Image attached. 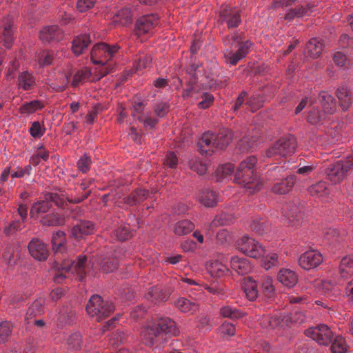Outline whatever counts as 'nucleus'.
<instances>
[{
  "label": "nucleus",
  "instance_id": "5fc2aeb1",
  "mask_svg": "<svg viewBox=\"0 0 353 353\" xmlns=\"http://www.w3.org/2000/svg\"><path fill=\"white\" fill-rule=\"evenodd\" d=\"M220 314L225 318L231 319H239L243 316V314L235 307L230 305H224L220 309Z\"/></svg>",
  "mask_w": 353,
  "mask_h": 353
},
{
  "label": "nucleus",
  "instance_id": "ddd939ff",
  "mask_svg": "<svg viewBox=\"0 0 353 353\" xmlns=\"http://www.w3.org/2000/svg\"><path fill=\"white\" fill-rule=\"evenodd\" d=\"M263 102L262 98L259 96L253 95L252 97L248 98V94L245 91H242L237 99H236L234 104L232 107V110L234 112H236L239 110L241 109L243 104L245 103L247 106L250 108L252 112L256 111V109L260 107L261 103Z\"/></svg>",
  "mask_w": 353,
  "mask_h": 353
},
{
  "label": "nucleus",
  "instance_id": "0e129e2a",
  "mask_svg": "<svg viewBox=\"0 0 353 353\" xmlns=\"http://www.w3.org/2000/svg\"><path fill=\"white\" fill-rule=\"evenodd\" d=\"M347 347L344 339L337 336L331 346L332 353H345Z\"/></svg>",
  "mask_w": 353,
  "mask_h": 353
},
{
  "label": "nucleus",
  "instance_id": "a19ab883",
  "mask_svg": "<svg viewBox=\"0 0 353 353\" xmlns=\"http://www.w3.org/2000/svg\"><path fill=\"white\" fill-rule=\"evenodd\" d=\"M207 270L212 277H221L228 272L229 269L222 263L215 261L208 265Z\"/></svg>",
  "mask_w": 353,
  "mask_h": 353
},
{
  "label": "nucleus",
  "instance_id": "58836bf2",
  "mask_svg": "<svg viewBox=\"0 0 353 353\" xmlns=\"http://www.w3.org/2000/svg\"><path fill=\"white\" fill-rule=\"evenodd\" d=\"M201 287H203L208 292L220 299H224L226 296L225 288L223 284L219 281H214L209 284L202 283Z\"/></svg>",
  "mask_w": 353,
  "mask_h": 353
},
{
  "label": "nucleus",
  "instance_id": "052dcab7",
  "mask_svg": "<svg viewBox=\"0 0 353 353\" xmlns=\"http://www.w3.org/2000/svg\"><path fill=\"white\" fill-rule=\"evenodd\" d=\"M327 113L323 111L321 112L318 109H312L308 113L307 121L313 125H316L325 119Z\"/></svg>",
  "mask_w": 353,
  "mask_h": 353
},
{
  "label": "nucleus",
  "instance_id": "680f3d73",
  "mask_svg": "<svg viewBox=\"0 0 353 353\" xmlns=\"http://www.w3.org/2000/svg\"><path fill=\"white\" fill-rule=\"evenodd\" d=\"M244 33L242 32H234L231 37H225L223 40V43L225 46H228L229 48L236 44L235 46H237L241 43H243L244 41Z\"/></svg>",
  "mask_w": 353,
  "mask_h": 353
},
{
  "label": "nucleus",
  "instance_id": "cd10ccee",
  "mask_svg": "<svg viewBox=\"0 0 353 353\" xmlns=\"http://www.w3.org/2000/svg\"><path fill=\"white\" fill-rule=\"evenodd\" d=\"M148 196V190L143 188H138L132 191L128 196L124 197L123 202L125 204L130 206L136 205L145 200Z\"/></svg>",
  "mask_w": 353,
  "mask_h": 353
},
{
  "label": "nucleus",
  "instance_id": "de8ad7c7",
  "mask_svg": "<svg viewBox=\"0 0 353 353\" xmlns=\"http://www.w3.org/2000/svg\"><path fill=\"white\" fill-rule=\"evenodd\" d=\"M258 141V137L255 136H245L242 138L238 143L237 148L242 152H245L250 150L254 149L256 146V142Z\"/></svg>",
  "mask_w": 353,
  "mask_h": 353
},
{
  "label": "nucleus",
  "instance_id": "6e6552de",
  "mask_svg": "<svg viewBox=\"0 0 353 353\" xmlns=\"http://www.w3.org/2000/svg\"><path fill=\"white\" fill-rule=\"evenodd\" d=\"M353 165V157L345 161H339L326 170L327 179L333 183L342 181L346 173Z\"/></svg>",
  "mask_w": 353,
  "mask_h": 353
},
{
  "label": "nucleus",
  "instance_id": "aec40b11",
  "mask_svg": "<svg viewBox=\"0 0 353 353\" xmlns=\"http://www.w3.org/2000/svg\"><path fill=\"white\" fill-rule=\"evenodd\" d=\"M277 279L285 287L292 288L298 282V275L294 270L282 268L278 273Z\"/></svg>",
  "mask_w": 353,
  "mask_h": 353
},
{
  "label": "nucleus",
  "instance_id": "9d476101",
  "mask_svg": "<svg viewBox=\"0 0 353 353\" xmlns=\"http://www.w3.org/2000/svg\"><path fill=\"white\" fill-rule=\"evenodd\" d=\"M239 250L250 257L258 258L265 254V250L258 242L248 236H243L237 243Z\"/></svg>",
  "mask_w": 353,
  "mask_h": 353
},
{
  "label": "nucleus",
  "instance_id": "774afa93",
  "mask_svg": "<svg viewBox=\"0 0 353 353\" xmlns=\"http://www.w3.org/2000/svg\"><path fill=\"white\" fill-rule=\"evenodd\" d=\"M250 228L252 230L261 234L266 228V222L263 219L254 217L250 223Z\"/></svg>",
  "mask_w": 353,
  "mask_h": 353
},
{
  "label": "nucleus",
  "instance_id": "69168bd1",
  "mask_svg": "<svg viewBox=\"0 0 353 353\" xmlns=\"http://www.w3.org/2000/svg\"><path fill=\"white\" fill-rule=\"evenodd\" d=\"M126 334L123 331L118 330L112 334L110 339V345L113 347H117L126 341Z\"/></svg>",
  "mask_w": 353,
  "mask_h": 353
},
{
  "label": "nucleus",
  "instance_id": "39448f33",
  "mask_svg": "<svg viewBox=\"0 0 353 353\" xmlns=\"http://www.w3.org/2000/svg\"><path fill=\"white\" fill-rule=\"evenodd\" d=\"M85 310L90 317L101 321L113 312L114 306L111 302L103 300L101 296L94 294L90 298Z\"/></svg>",
  "mask_w": 353,
  "mask_h": 353
},
{
  "label": "nucleus",
  "instance_id": "f03ea898",
  "mask_svg": "<svg viewBox=\"0 0 353 353\" xmlns=\"http://www.w3.org/2000/svg\"><path fill=\"white\" fill-rule=\"evenodd\" d=\"M256 162V157H248L240 163L234 177V181L243 185L249 194L260 190L262 187V183L254 174V166Z\"/></svg>",
  "mask_w": 353,
  "mask_h": 353
},
{
  "label": "nucleus",
  "instance_id": "ea45409f",
  "mask_svg": "<svg viewBox=\"0 0 353 353\" xmlns=\"http://www.w3.org/2000/svg\"><path fill=\"white\" fill-rule=\"evenodd\" d=\"M286 216L288 217L289 224L291 226L296 228L301 224L303 213L298 207L290 206Z\"/></svg>",
  "mask_w": 353,
  "mask_h": 353
},
{
  "label": "nucleus",
  "instance_id": "338daca9",
  "mask_svg": "<svg viewBox=\"0 0 353 353\" xmlns=\"http://www.w3.org/2000/svg\"><path fill=\"white\" fill-rule=\"evenodd\" d=\"M132 236L128 226H121L113 232V237L118 241H125Z\"/></svg>",
  "mask_w": 353,
  "mask_h": 353
},
{
  "label": "nucleus",
  "instance_id": "c9c22d12",
  "mask_svg": "<svg viewBox=\"0 0 353 353\" xmlns=\"http://www.w3.org/2000/svg\"><path fill=\"white\" fill-rule=\"evenodd\" d=\"M52 249L56 254L63 253L66 250L65 248V234L63 231H57L52 237Z\"/></svg>",
  "mask_w": 353,
  "mask_h": 353
},
{
  "label": "nucleus",
  "instance_id": "6ab92c4d",
  "mask_svg": "<svg viewBox=\"0 0 353 353\" xmlns=\"http://www.w3.org/2000/svg\"><path fill=\"white\" fill-rule=\"evenodd\" d=\"M199 201L207 208H213L219 201V194L208 188L202 190L198 195Z\"/></svg>",
  "mask_w": 353,
  "mask_h": 353
},
{
  "label": "nucleus",
  "instance_id": "a211bd4d",
  "mask_svg": "<svg viewBox=\"0 0 353 353\" xmlns=\"http://www.w3.org/2000/svg\"><path fill=\"white\" fill-rule=\"evenodd\" d=\"M172 305L181 312L193 314L199 310V303L185 297L172 300Z\"/></svg>",
  "mask_w": 353,
  "mask_h": 353
},
{
  "label": "nucleus",
  "instance_id": "bb28decb",
  "mask_svg": "<svg viewBox=\"0 0 353 353\" xmlns=\"http://www.w3.org/2000/svg\"><path fill=\"white\" fill-rule=\"evenodd\" d=\"M36 86V78L28 71L21 72L17 79L18 89L23 91L32 90Z\"/></svg>",
  "mask_w": 353,
  "mask_h": 353
},
{
  "label": "nucleus",
  "instance_id": "79ce46f5",
  "mask_svg": "<svg viewBox=\"0 0 353 353\" xmlns=\"http://www.w3.org/2000/svg\"><path fill=\"white\" fill-rule=\"evenodd\" d=\"M308 193L312 196L324 197L329 194L327 185L325 181H319L310 186L307 189Z\"/></svg>",
  "mask_w": 353,
  "mask_h": 353
},
{
  "label": "nucleus",
  "instance_id": "4d7b16f0",
  "mask_svg": "<svg viewBox=\"0 0 353 353\" xmlns=\"http://www.w3.org/2000/svg\"><path fill=\"white\" fill-rule=\"evenodd\" d=\"M308 10L303 6H298L294 8H291L288 10L285 15V19L291 21L295 17H302L307 14Z\"/></svg>",
  "mask_w": 353,
  "mask_h": 353
},
{
  "label": "nucleus",
  "instance_id": "864d4df0",
  "mask_svg": "<svg viewBox=\"0 0 353 353\" xmlns=\"http://www.w3.org/2000/svg\"><path fill=\"white\" fill-rule=\"evenodd\" d=\"M2 37L3 45L6 48H10L12 46L13 41V29L12 25L10 22L4 24Z\"/></svg>",
  "mask_w": 353,
  "mask_h": 353
},
{
  "label": "nucleus",
  "instance_id": "9b49d317",
  "mask_svg": "<svg viewBox=\"0 0 353 353\" xmlns=\"http://www.w3.org/2000/svg\"><path fill=\"white\" fill-rule=\"evenodd\" d=\"M252 45V43L250 41L246 40L235 46V47L238 48L236 52H234L231 47L226 49L224 52V58L226 63L232 65H236L239 61L245 58L249 53Z\"/></svg>",
  "mask_w": 353,
  "mask_h": 353
},
{
  "label": "nucleus",
  "instance_id": "a878e982",
  "mask_svg": "<svg viewBox=\"0 0 353 353\" xmlns=\"http://www.w3.org/2000/svg\"><path fill=\"white\" fill-rule=\"evenodd\" d=\"M323 43L317 38H312L307 41L304 50V54L312 59H316L320 57L323 50Z\"/></svg>",
  "mask_w": 353,
  "mask_h": 353
},
{
  "label": "nucleus",
  "instance_id": "2eb2a0df",
  "mask_svg": "<svg viewBox=\"0 0 353 353\" xmlns=\"http://www.w3.org/2000/svg\"><path fill=\"white\" fill-rule=\"evenodd\" d=\"M172 293V289L171 288L154 286L148 290V292L145 294V298L156 304L160 301H166Z\"/></svg>",
  "mask_w": 353,
  "mask_h": 353
},
{
  "label": "nucleus",
  "instance_id": "412c9836",
  "mask_svg": "<svg viewBox=\"0 0 353 353\" xmlns=\"http://www.w3.org/2000/svg\"><path fill=\"white\" fill-rule=\"evenodd\" d=\"M296 179L295 174L287 176L285 180L275 183L272 188V192L276 194H285L290 192L294 185Z\"/></svg>",
  "mask_w": 353,
  "mask_h": 353
},
{
  "label": "nucleus",
  "instance_id": "393cba45",
  "mask_svg": "<svg viewBox=\"0 0 353 353\" xmlns=\"http://www.w3.org/2000/svg\"><path fill=\"white\" fill-rule=\"evenodd\" d=\"M220 17L229 28L237 27L241 20L239 11L232 9H223L220 12Z\"/></svg>",
  "mask_w": 353,
  "mask_h": 353
},
{
  "label": "nucleus",
  "instance_id": "423d86ee",
  "mask_svg": "<svg viewBox=\"0 0 353 353\" xmlns=\"http://www.w3.org/2000/svg\"><path fill=\"white\" fill-rule=\"evenodd\" d=\"M296 138L292 135L283 137L275 142L266 150V157L273 158L276 157H285L293 154L296 148Z\"/></svg>",
  "mask_w": 353,
  "mask_h": 353
},
{
  "label": "nucleus",
  "instance_id": "6e6d98bb",
  "mask_svg": "<svg viewBox=\"0 0 353 353\" xmlns=\"http://www.w3.org/2000/svg\"><path fill=\"white\" fill-rule=\"evenodd\" d=\"M12 330V325L9 321L0 323V344L8 341Z\"/></svg>",
  "mask_w": 353,
  "mask_h": 353
},
{
  "label": "nucleus",
  "instance_id": "e2e57ef3",
  "mask_svg": "<svg viewBox=\"0 0 353 353\" xmlns=\"http://www.w3.org/2000/svg\"><path fill=\"white\" fill-rule=\"evenodd\" d=\"M19 257L18 250L12 248H9L4 252L3 259L6 263L8 267L12 266Z\"/></svg>",
  "mask_w": 353,
  "mask_h": 353
},
{
  "label": "nucleus",
  "instance_id": "f3484780",
  "mask_svg": "<svg viewBox=\"0 0 353 353\" xmlns=\"http://www.w3.org/2000/svg\"><path fill=\"white\" fill-rule=\"evenodd\" d=\"M94 229V225L91 221L80 220L72 227L71 235L76 239H80L85 235L92 234Z\"/></svg>",
  "mask_w": 353,
  "mask_h": 353
},
{
  "label": "nucleus",
  "instance_id": "f704fd0d",
  "mask_svg": "<svg viewBox=\"0 0 353 353\" xmlns=\"http://www.w3.org/2000/svg\"><path fill=\"white\" fill-rule=\"evenodd\" d=\"M40 222L45 226H61L65 224V218L57 212H52L43 216Z\"/></svg>",
  "mask_w": 353,
  "mask_h": 353
},
{
  "label": "nucleus",
  "instance_id": "1a4fd4ad",
  "mask_svg": "<svg viewBox=\"0 0 353 353\" xmlns=\"http://www.w3.org/2000/svg\"><path fill=\"white\" fill-rule=\"evenodd\" d=\"M305 334L316 341L319 345H327L333 338V332L325 324L312 327L305 330Z\"/></svg>",
  "mask_w": 353,
  "mask_h": 353
},
{
  "label": "nucleus",
  "instance_id": "f8f14e48",
  "mask_svg": "<svg viewBox=\"0 0 353 353\" xmlns=\"http://www.w3.org/2000/svg\"><path fill=\"white\" fill-rule=\"evenodd\" d=\"M159 23V17L155 14H147L140 17L136 23L135 32L139 37L150 33Z\"/></svg>",
  "mask_w": 353,
  "mask_h": 353
},
{
  "label": "nucleus",
  "instance_id": "c03bdc74",
  "mask_svg": "<svg viewBox=\"0 0 353 353\" xmlns=\"http://www.w3.org/2000/svg\"><path fill=\"white\" fill-rule=\"evenodd\" d=\"M339 274L342 278L353 274V256H346L341 259Z\"/></svg>",
  "mask_w": 353,
  "mask_h": 353
},
{
  "label": "nucleus",
  "instance_id": "5701e85b",
  "mask_svg": "<svg viewBox=\"0 0 353 353\" xmlns=\"http://www.w3.org/2000/svg\"><path fill=\"white\" fill-rule=\"evenodd\" d=\"M336 95L343 110H347L353 103V92L346 85H341L337 89Z\"/></svg>",
  "mask_w": 353,
  "mask_h": 353
},
{
  "label": "nucleus",
  "instance_id": "4c0bfd02",
  "mask_svg": "<svg viewBox=\"0 0 353 353\" xmlns=\"http://www.w3.org/2000/svg\"><path fill=\"white\" fill-rule=\"evenodd\" d=\"M51 207V203L46 199L39 200L32 204L30 214L32 218H37L39 214L48 212Z\"/></svg>",
  "mask_w": 353,
  "mask_h": 353
},
{
  "label": "nucleus",
  "instance_id": "4468645a",
  "mask_svg": "<svg viewBox=\"0 0 353 353\" xmlns=\"http://www.w3.org/2000/svg\"><path fill=\"white\" fill-rule=\"evenodd\" d=\"M323 261L321 254L316 250H309L299 259V265L305 270H310L319 265Z\"/></svg>",
  "mask_w": 353,
  "mask_h": 353
},
{
  "label": "nucleus",
  "instance_id": "4be33fe9",
  "mask_svg": "<svg viewBox=\"0 0 353 353\" xmlns=\"http://www.w3.org/2000/svg\"><path fill=\"white\" fill-rule=\"evenodd\" d=\"M39 37L44 43L59 41L62 38V30L57 26H46L40 31Z\"/></svg>",
  "mask_w": 353,
  "mask_h": 353
},
{
  "label": "nucleus",
  "instance_id": "7c9ffc66",
  "mask_svg": "<svg viewBox=\"0 0 353 353\" xmlns=\"http://www.w3.org/2000/svg\"><path fill=\"white\" fill-rule=\"evenodd\" d=\"M230 265L232 269L239 274H247L252 268L248 259L245 258H240L236 256L231 257Z\"/></svg>",
  "mask_w": 353,
  "mask_h": 353
},
{
  "label": "nucleus",
  "instance_id": "72a5a7b5",
  "mask_svg": "<svg viewBox=\"0 0 353 353\" xmlns=\"http://www.w3.org/2000/svg\"><path fill=\"white\" fill-rule=\"evenodd\" d=\"M90 42V36L86 34L76 37L72 41V49L73 52L77 55L82 54Z\"/></svg>",
  "mask_w": 353,
  "mask_h": 353
},
{
  "label": "nucleus",
  "instance_id": "b1692460",
  "mask_svg": "<svg viewBox=\"0 0 353 353\" xmlns=\"http://www.w3.org/2000/svg\"><path fill=\"white\" fill-rule=\"evenodd\" d=\"M340 282L332 280H324L321 283L323 292L332 301H336L340 296Z\"/></svg>",
  "mask_w": 353,
  "mask_h": 353
},
{
  "label": "nucleus",
  "instance_id": "c85d7f7f",
  "mask_svg": "<svg viewBox=\"0 0 353 353\" xmlns=\"http://www.w3.org/2000/svg\"><path fill=\"white\" fill-rule=\"evenodd\" d=\"M44 303L45 300L43 298H39L29 306L25 317L28 323H30L32 319L41 315L44 312Z\"/></svg>",
  "mask_w": 353,
  "mask_h": 353
},
{
  "label": "nucleus",
  "instance_id": "f257e3e1",
  "mask_svg": "<svg viewBox=\"0 0 353 353\" xmlns=\"http://www.w3.org/2000/svg\"><path fill=\"white\" fill-rule=\"evenodd\" d=\"M178 333L174 321L168 317H162L154 321L151 325L143 327L140 336L145 345L152 347L163 343L165 336H176Z\"/></svg>",
  "mask_w": 353,
  "mask_h": 353
},
{
  "label": "nucleus",
  "instance_id": "7ed1b4c3",
  "mask_svg": "<svg viewBox=\"0 0 353 353\" xmlns=\"http://www.w3.org/2000/svg\"><path fill=\"white\" fill-rule=\"evenodd\" d=\"M232 137V132L228 129H224L218 134L206 132L198 142L200 152L202 154L210 156L216 150L225 148Z\"/></svg>",
  "mask_w": 353,
  "mask_h": 353
},
{
  "label": "nucleus",
  "instance_id": "09e8293b",
  "mask_svg": "<svg viewBox=\"0 0 353 353\" xmlns=\"http://www.w3.org/2000/svg\"><path fill=\"white\" fill-rule=\"evenodd\" d=\"M261 284L263 293L265 297L271 298L274 295L275 288L273 285V281L270 276H263L261 279Z\"/></svg>",
  "mask_w": 353,
  "mask_h": 353
},
{
  "label": "nucleus",
  "instance_id": "0eeeda50",
  "mask_svg": "<svg viewBox=\"0 0 353 353\" xmlns=\"http://www.w3.org/2000/svg\"><path fill=\"white\" fill-rule=\"evenodd\" d=\"M118 45L110 46L105 43L95 45L91 51V60L93 63L106 65L108 61L118 52Z\"/></svg>",
  "mask_w": 353,
  "mask_h": 353
},
{
  "label": "nucleus",
  "instance_id": "20e7f679",
  "mask_svg": "<svg viewBox=\"0 0 353 353\" xmlns=\"http://www.w3.org/2000/svg\"><path fill=\"white\" fill-rule=\"evenodd\" d=\"M87 257L79 256L77 261L65 259L62 263L55 261V268L57 271L54 276V281L61 283L63 279L69 276L70 274H77L80 280L84 278L85 274Z\"/></svg>",
  "mask_w": 353,
  "mask_h": 353
},
{
  "label": "nucleus",
  "instance_id": "2f4dec72",
  "mask_svg": "<svg viewBox=\"0 0 353 353\" xmlns=\"http://www.w3.org/2000/svg\"><path fill=\"white\" fill-rule=\"evenodd\" d=\"M243 291L246 298L251 301H255L259 295L256 282L251 277H245L243 282Z\"/></svg>",
  "mask_w": 353,
  "mask_h": 353
},
{
  "label": "nucleus",
  "instance_id": "37998d69",
  "mask_svg": "<svg viewBox=\"0 0 353 353\" xmlns=\"http://www.w3.org/2000/svg\"><path fill=\"white\" fill-rule=\"evenodd\" d=\"M194 228V225L190 221L185 219L177 221L174 226V232L178 236L186 235Z\"/></svg>",
  "mask_w": 353,
  "mask_h": 353
},
{
  "label": "nucleus",
  "instance_id": "13d9d810",
  "mask_svg": "<svg viewBox=\"0 0 353 353\" xmlns=\"http://www.w3.org/2000/svg\"><path fill=\"white\" fill-rule=\"evenodd\" d=\"M119 261L115 256L104 259L99 265L106 273L116 270L118 267Z\"/></svg>",
  "mask_w": 353,
  "mask_h": 353
},
{
  "label": "nucleus",
  "instance_id": "e433bc0d",
  "mask_svg": "<svg viewBox=\"0 0 353 353\" xmlns=\"http://www.w3.org/2000/svg\"><path fill=\"white\" fill-rule=\"evenodd\" d=\"M134 10L130 8H123L119 10L114 15L113 23L125 26L130 23L134 15Z\"/></svg>",
  "mask_w": 353,
  "mask_h": 353
},
{
  "label": "nucleus",
  "instance_id": "603ef678",
  "mask_svg": "<svg viewBox=\"0 0 353 353\" xmlns=\"http://www.w3.org/2000/svg\"><path fill=\"white\" fill-rule=\"evenodd\" d=\"M92 75L91 71L87 68L78 70L73 77L72 85L73 87L77 86L80 83L88 80Z\"/></svg>",
  "mask_w": 353,
  "mask_h": 353
},
{
  "label": "nucleus",
  "instance_id": "a18cd8bd",
  "mask_svg": "<svg viewBox=\"0 0 353 353\" xmlns=\"http://www.w3.org/2000/svg\"><path fill=\"white\" fill-rule=\"evenodd\" d=\"M83 343L82 336L80 333L71 334L65 342V347L68 351H77L81 349Z\"/></svg>",
  "mask_w": 353,
  "mask_h": 353
},
{
  "label": "nucleus",
  "instance_id": "49530a36",
  "mask_svg": "<svg viewBox=\"0 0 353 353\" xmlns=\"http://www.w3.org/2000/svg\"><path fill=\"white\" fill-rule=\"evenodd\" d=\"M43 103L39 100H33L23 104L19 108L21 114H30L43 108Z\"/></svg>",
  "mask_w": 353,
  "mask_h": 353
},
{
  "label": "nucleus",
  "instance_id": "473e14b6",
  "mask_svg": "<svg viewBox=\"0 0 353 353\" xmlns=\"http://www.w3.org/2000/svg\"><path fill=\"white\" fill-rule=\"evenodd\" d=\"M76 320V312L72 306H64L60 311L58 321L61 325H72Z\"/></svg>",
  "mask_w": 353,
  "mask_h": 353
},
{
  "label": "nucleus",
  "instance_id": "bf43d9fd",
  "mask_svg": "<svg viewBox=\"0 0 353 353\" xmlns=\"http://www.w3.org/2000/svg\"><path fill=\"white\" fill-rule=\"evenodd\" d=\"M152 63V57L148 54L140 55L137 58L134 65L136 71H141L150 67Z\"/></svg>",
  "mask_w": 353,
  "mask_h": 353
},
{
  "label": "nucleus",
  "instance_id": "dca6fc26",
  "mask_svg": "<svg viewBox=\"0 0 353 353\" xmlns=\"http://www.w3.org/2000/svg\"><path fill=\"white\" fill-rule=\"evenodd\" d=\"M28 250L31 256L38 261L46 260L49 254L46 245L37 239L29 243Z\"/></svg>",
  "mask_w": 353,
  "mask_h": 353
},
{
  "label": "nucleus",
  "instance_id": "c756f323",
  "mask_svg": "<svg viewBox=\"0 0 353 353\" xmlns=\"http://www.w3.org/2000/svg\"><path fill=\"white\" fill-rule=\"evenodd\" d=\"M319 100L325 113L333 114L336 108L334 97L326 91H321L319 94Z\"/></svg>",
  "mask_w": 353,
  "mask_h": 353
},
{
  "label": "nucleus",
  "instance_id": "8fccbe9b",
  "mask_svg": "<svg viewBox=\"0 0 353 353\" xmlns=\"http://www.w3.org/2000/svg\"><path fill=\"white\" fill-rule=\"evenodd\" d=\"M263 256V266L266 270L273 267L281 265L283 259L276 253H272Z\"/></svg>",
  "mask_w": 353,
  "mask_h": 353
},
{
  "label": "nucleus",
  "instance_id": "3c124183",
  "mask_svg": "<svg viewBox=\"0 0 353 353\" xmlns=\"http://www.w3.org/2000/svg\"><path fill=\"white\" fill-rule=\"evenodd\" d=\"M234 166L232 163H225L219 166L216 170L217 181H221L222 180L230 176L232 173L234 172Z\"/></svg>",
  "mask_w": 353,
  "mask_h": 353
}]
</instances>
